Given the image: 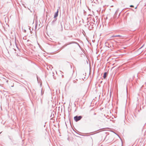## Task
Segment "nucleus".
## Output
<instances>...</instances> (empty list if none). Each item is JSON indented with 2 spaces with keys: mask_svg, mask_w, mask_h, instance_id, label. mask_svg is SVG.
I'll use <instances>...</instances> for the list:
<instances>
[{
  "mask_svg": "<svg viewBox=\"0 0 146 146\" xmlns=\"http://www.w3.org/2000/svg\"><path fill=\"white\" fill-rule=\"evenodd\" d=\"M29 40H27V41H29Z\"/></svg>",
  "mask_w": 146,
  "mask_h": 146,
  "instance_id": "obj_20",
  "label": "nucleus"
},
{
  "mask_svg": "<svg viewBox=\"0 0 146 146\" xmlns=\"http://www.w3.org/2000/svg\"><path fill=\"white\" fill-rule=\"evenodd\" d=\"M61 26H62V25H61Z\"/></svg>",
  "mask_w": 146,
  "mask_h": 146,
  "instance_id": "obj_16",
  "label": "nucleus"
},
{
  "mask_svg": "<svg viewBox=\"0 0 146 146\" xmlns=\"http://www.w3.org/2000/svg\"><path fill=\"white\" fill-rule=\"evenodd\" d=\"M137 7H136L135 9H136L137 8Z\"/></svg>",
  "mask_w": 146,
  "mask_h": 146,
  "instance_id": "obj_17",
  "label": "nucleus"
},
{
  "mask_svg": "<svg viewBox=\"0 0 146 146\" xmlns=\"http://www.w3.org/2000/svg\"><path fill=\"white\" fill-rule=\"evenodd\" d=\"M94 115H96V113H94Z\"/></svg>",
  "mask_w": 146,
  "mask_h": 146,
  "instance_id": "obj_14",
  "label": "nucleus"
},
{
  "mask_svg": "<svg viewBox=\"0 0 146 146\" xmlns=\"http://www.w3.org/2000/svg\"><path fill=\"white\" fill-rule=\"evenodd\" d=\"M26 31V30H25L24 31Z\"/></svg>",
  "mask_w": 146,
  "mask_h": 146,
  "instance_id": "obj_22",
  "label": "nucleus"
},
{
  "mask_svg": "<svg viewBox=\"0 0 146 146\" xmlns=\"http://www.w3.org/2000/svg\"><path fill=\"white\" fill-rule=\"evenodd\" d=\"M106 19H107V17H106Z\"/></svg>",
  "mask_w": 146,
  "mask_h": 146,
  "instance_id": "obj_18",
  "label": "nucleus"
},
{
  "mask_svg": "<svg viewBox=\"0 0 146 146\" xmlns=\"http://www.w3.org/2000/svg\"><path fill=\"white\" fill-rule=\"evenodd\" d=\"M93 27H91V26H89V27H88V29L90 30H92V29H93Z\"/></svg>",
  "mask_w": 146,
  "mask_h": 146,
  "instance_id": "obj_8",
  "label": "nucleus"
},
{
  "mask_svg": "<svg viewBox=\"0 0 146 146\" xmlns=\"http://www.w3.org/2000/svg\"><path fill=\"white\" fill-rule=\"evenodd\" d=\"M30 27H29V29L30 30Z\"/></svg>",
  "mask_w": 146,
  "mask_h": 146,
  "instance_id": "obj_19",
  "label": "nucleus"
},
{
  "mask_svg": "<svg viewBox=\"0 0 146 146\" xmlns=\"http://www.w3.org/2000/svg\"><path fill=\"white\" fill-rule=\"evenodd\" d=\"M58 9L56 12L55 13L54 15V18L55 19H57L56 18L57 17L58 15Z\"/></svg>",
  "mask_w": 146,
  "mask_h": 146,
  "instance_id": "obj_3",
  "label": "nucleus"
},
{
  "mask_svg": "<svg viewBox=\"0 0 146 146\" xmlns=\"http://www.w3.org/2000/svg\"><path fill=\"white\" fill-rule=\"evenodd\" d=\"M65 124H66V123H65Z\"/></svg>",
  "mask_w": 146,
  "mask_h": 146,
  "instance_id": "obj_24",
  "label": "nucleus"
},
{
  "mask_svg": "<svg viewBox=\"0 0 146 146\" xmlns=\"http://www.w3.org/2000/svg\"><path fill=\"white\" fill-rule=\"evenodd\" d=\"M107 72H105L104 73V75H103V78L104 79H105L107 76Z\"/></svg>",
  "mask_w": 146,
  "mask_h": 146,
  "instance_id": "obj_7",
  "label": "nucleus"
},
{
  "mask_svg": "<svg viewBox=\"0 0 146 146\" xmlns=\"http://www.w3.org/2000/svg\"><path fill=\"white\" fill-rule=\"evenodd\" d=\"M73 72H74V71H73L72 72V73H71V74H72V75H73Z\"/></svg>",
  "mask_w": 146,
  "mask_h": 146,
  "instance_id": "obj_13",
  "label": "nucleus"
},
{
  "mask_svg": "<svg viewBox=\"0 0 146 146\" xmlns=\"http://www.w3.org/2000/svg\"><path fill=\"white\" fill-rule=\"evenodd\" d=\"M144 44H143L140 48L138 50L140 52H142V51H141V49L144 46Z\"/></svg>",
  "mask_w": 146,
  "mask_h": 146,
  "instance_id": "obj_9",
  "label": "nucleus"
},
{
  "mask_svg": "<svg viewBox=\"0 0 146 146\" xmlns=\"http://www.w3.org/2000/svg\"><path fill=\"white\" fill-rule=\"evenodd\" d=\"M106 46H107V47H108V46H107V44H108V43H106Z\"/></svg>",
  "mask_w": 146,
  "mask_h": 146,
  "instance_id": "obj_11",
  "label": "nucleus"
},
{
  "mask_svg": "<svg viewBox=\"0 0 146 146\" xmlns=\"http://www.w3.org/2000/svg\"><path fill=\"white\" fill-rule=\"evenodd\" d=\"M26 31V30H25L24 31Z\"/></svg>",
  "mask_w": 146,
  "mask_h": 146,
  "instance_id": "obj_21",
  "label": "nucleus"
},
{
  "mask_svg": "<svg viewBox=\"0 0 146 146\" xmlns=\"http://www.w3.org/2000/svg\"><path fill=\"white\" fill-rule=\"evenodd\" d=\"M130 7H134V6H133V5H131L130 6Z\"/></svg>",
  "mask_w": 146,
  "mask_h": 146,
  "instance_id": "obj_12",
  "label": "nucleus"
},
{
  "mask_svg": "<svg viewBox=\"0 0 146 146\" xmlns=\"http://www.w3.org/2000/svg\"><path fill=\"white\" fill-rule=\"evenodd\" d=\"M82 117L81 116H78L77 115L76 116L74 117V119L76 122L80 120L82 118Z\"/></svg>",
  "mask_w": 146,
  "mask_h": 146,
  "instance_id": "obj_2",
  "label": "nucleus"
},
{
  "mask_svg": "<svg viewBox=\"0 0 146 146\" xmlns=\"http://www.w3.org/2000/svg\"><path fill=\"white\" fill-rule=\"evenodd\" d=\"M72 37V36H71V37Z\"/></svg>",
  "mask_w": 146,
  "mask_h": 146,
  "instance_id": "obj_23",
  "label": "nucleus"
},
{
  "mask_svg": "<svg viewBox=\"0 0 146 146\" xmlns=\"http://www.w3.org/2000/svg\"><path fill=\"white\" fill-rule=\"evenodd\" d=\"M0 80L2 82L0 84V86H1V85H3L5 82L8 83V80H7L4 78H1V79H0Z\"/></svg>",
  "mask_w": 146,
  "mask_h": 146,
  "instance_id": "obj_1",
  "label": "nucleus"
},
{
  "mask_svg": "<svg viewBox=\"0 0 146 146\" xmlns=\"http://www.w3.org/2000/svg\"><path fill=\"white\" fill-rule=\"evenodd\" d=\"M57 19L54 18V19L52 21V22L51 23V25H55V22L57 20Z\"/></svg>",
  "mask_w": 146,
  "mask_h": 146,
  "instance_id": "obj_6",
  "label": "nucleus"
},
{
  "mask_svg": "<svg viewBox=\"0 0 146 146\" xmlns=\"http://www.w3.org/2000/svg\"><path fill=\"white\" fill-rule=\"evenodd\" d=\"M122 37L123 36H121L119 35H113L112 36H111L110 37V38L111 39L112 38L115 37Z\"/></svg>",
  "mask_w": 146,
  "mask_h": 146,
  "instance_id": "obj_5",
  "label": "nucleus"
},
{
  "mask_svg": "<svg viewBox=\"0 0 146 146\" xmlns=\"http://www.w3.org/2000/svg\"><path fill=\"white\" fill-rule=\"evenodd\" d=\"M40 101L41 102V103H42V100L41 99V98L40 99Z\"/></svg>",
  "mask_w": 146,
  "mask_h": 146,
  "instance_id": "obj_15",
  "label": "nucleus"
},
{
  "mask_svg": "<svg viewBox=\"0 0 146 146\" xmlns=\"http://www.w3.org/2000/svg\"><path fill=\"white\" fill-rule=\"evenodd\" d=\"M93 20L94 21V23H93L92 22H90L89 23V24H90V26H91V27H93L94 28V22H95V19H93Z\"/></svg>",
  "mask_w": 146,
  "mask_h": 146,
  "instance_id": "obj_4",
  "label": "nucleus"
},
{
  "mask_svg": "<svg viewBox=\"0 0 146 146\" xmlns=\"http://www.w3.org/2000/svg\"><path fill=\"white\" fill-rule=\"evenodd\" d=\"M43 94V93H42V89L41 90V95L42 96V95Z\"/></svg>",
  "mask_w": 146,
  "mask_h": 146,
  "instance_id": "obj_10",
  "label": "nucleus"
}]
</instances>
